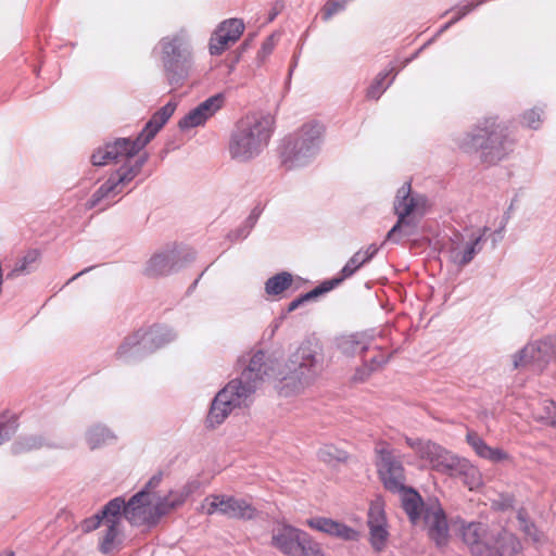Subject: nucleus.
Segmentation results:
<instances>
[{
	"label": "nucleus",
	"mask_w": 556,
	"mask_h": 556,
	"mask_svg": "<svg viewBox=\"0 0 556 556\" xmlns=\"http://www.w3.org/2000/svg\"><path fill=\"white\" fill-rule=\"evenodd\" d=\"M266 355L262 351L254 353L240 377L232 379L214 397L206 421L214 428L220 425L236 407L247 405L265 376H269Z\"/></svg>",
	"instance_id": "nucleus-1"
},
{
	"label": "nucleus",
	"mask_w": 556,
	"mask_h": 556,
	"mask_svg": "<svg viewBox=\"0 0 556 556\" xmlns=\"http://www.w3.org/2000/svg\"><path fill=\"white\" fill-rule=\"evenodd\" d=\"M274 117L269 114H248L231 130L228 152L232 160L248 163L257 157L268 146L274 131Z\"/></svg>",
	"instance_id": "nucleus-2"
},
{
	"label": "nucleus",
	"mask_w": 556,
	"mask_h": 556,
	"mask_svg": "<svg viewBox=\"0 0 556 556\" xmlns=\"http://www.w3.org/2000/svg\"><path fill=\"white\" fill-rule=\"evenodd\" d=\"M188 496V490H172L160 500L150 497L146 492H137L127 502L122 496L113 500L122 502L118 517H124L134 527L151 529L163 516L181 506Z\"/></svg>",
	"instance_id": "nucleus-3"
},
{
	"label": "nucleus",
	"mask_w": 556,
	"mask_h": 556,
	"mask_svg": "<svg viewBox=\"0 0 556 556\" xmlns=\"http://www.w3.org/2000/svg\"><path fill=\"white\" fill-rule=\"evenodd\" d=\"M176 106V102L169 101L157 110L135 140L117 138L113 142L106 143L103 148H99L91 155L92 164L94 166H103L111 162L132 159L155 137L174 114Z\"/></svg>",
	"instance_id": "nucleus-4"
},
{
	"label": "nucleus",
	"mask_w": 556,
	"mask_h": 556,
	"mask_svg": "<svg viewBox=\"0 0 556 556\" xmlns=\"http://www.w3.org/2000/svg\"><path fill=\"white\" fill-rule=\"evenodd\" d=\"M324 353L316 342H303L286 363V371L280 372L282 390L298 393L311 386L324 369Z\"/></svg>",
	"instance_id": "nucleus-5"
},
{
	"label": "nucleus",
	"mask_w": 556,
	"mask_h": 556,
	"mask_svg": "<svg viewBox=\"0 0 556 556\" xmlns=\"http://www.w3.org/2000/svg\"><path fill=\"white\" fill-rule=\"evenodd\" d=\"M458 144L466 152L480 151L481 162L489 165L502 161L513 148L507 128L497 123L494 117H488L480 122Z\"/></svg>",
	"instance_id": "nucleus-6"
},
{
	"label": "nucleus",
	"mask_w": 556,
	"mask_h": 556,
	"mask_svg": "<svg viewBox=\"0 0 556 556\" xmlns=\"http://www.w3.org/2000/svg\"><path fill=\"white\" fill-rule=\"evenodd\" d=\"M462 535L473 556H517L521 549L519 539L506 529H489L482 522L463 527Z\"/></svg>",
	"instance_id": "nucleus-7"
},
{
	"label": "nucleus",
	"mask_w": 556,
	"mask_h": 556,
	"mask_svg": "<svg viewBox=\"0 0 556 556\" xmlns=\"http://www.w3.org/2000/svg\"><path fill=\"white\" fill-rule=\"evenodd\" d=\"M404 511L409 521L417 525L422 520L428 535L438 546H443L448 539V525L445 513L437 500L424 503L421 496L412 488L404 485L399 492Z\"/></svg>",
	"instance_id": "nucleus-8"
},
{
	"label": "nucleus",
	"mask_w": 556,
	"mask_h": 556,
	"mask_svg": "<svg viewBox=\"0 0 556 556\" xmlns=\"http://www.w3.org/2000/svg\"><path fill=\"white\" fill-rule=\"evenodd\" d=\"M405 442L415 451L420 459L429 463L432 469L451 476H465V482L470 490L480 484L479 471L466 459L455 456L441 445L429 440L406 437Z\"/></svg>",
	"instance_id": "nucleus-9"
},
{
	"label": "nucleus",
	"mask_w": 556,
	"mask_h": 556,
	"mask_svg": "<svg viewBox=\"0 0 556 556\" xmlns=\"http://www.w3.org/2000/svg\"><path fill=\"white\" fill-rule=\"evenodd\" d=\"M157 48L165 77L170 86L180 87L189 77L193 65L190 43L184 33L163 37Z\"/></svg>",
	"instance_id": "nucleus-10"
},
{
	"label": "nucleus",
	"mask_w": 556,
	"mask_h": 556,
	"mask_svg": "<svg viewBox=\"0 0 556 556\" xmlns=\"http://www.w3.org/2000/svg\"><path fill=\"white\" fill-rule=\"evenodd\" d=\"M427 198L419 193H412L410 182H405L396 192L394 212L396 224L387 235L388 240L399 242L401 238L414 236L417 232L418 216L425 214Z\"/></svg>",
	"instance_id": "nucleus-11"
},
{
	"label": "nucleus",
	"mask_w": 556,
	"mask_h": 556,
	"mask_svg": "<svg viewBox=\"0 0 556 556\" xmlns=\"http://www.w3.org/2000/svg\"><path fill=\"white\" fill-rule=\"evenodd\" d=\"M323 126L306 124L289 137L281 150V162L288 168L307 165L318 153L321 142Z\"/></svg>",
	"instance_id": "nucleus-12"
},
{
	"label": "nucleus",
	"mask_w": 556,
	"mask_h": 556,
	"mask_svg": "<svg viewBox=\"0 0 556 556\" xmlns=\"http://www.w3.org/2000/svg\"><path fill=\"white\" fill-rule=\"evenodd\" d=\"M176 333L165 326H153L127 337L116 351L117 358L131 362L174 341Z\"/></svg>",
	"instance_id": "nucleus-13"
},
{
	"label": "nucleus",
	"mask_w": 556,
	"mask_h": 556,
	"mask_svg": "<svg viewBox=\"0 0 556 556\" xmlns=\"http://www.w3.org/2000/svg\"><path fill=\"white\" fill-rule=\"evenodd\" d=\"M148 161V155L143 154L131 162V159L124 160L123 165L114 172L86 202V207L91 210L103 201H110L121 194L125 187L138 176Z\"/></svg>",
	"instance_id": "nucleus-14"
},
{
	"label": "nucleus",
	"mask_w": 556,
	"mask_h": 556,
	"mask_svg": "<svg viewBox=\"0 0 556 556\" xmlns=\"http://www.w3.org/2000/svg\"><path fill=\"white\" fill-rule=\"evenodd\" d=\"M271 545L287 556H326L308 533L290 525L273 530Z\"/></svg>",
	"instance_id": "nucleus-15"
},
{
	"label": "nucleus",
	"mask_w": 556,
	"mask_h": 556,
	"mask_svg": "<svg viewBox=\"0 0 556 556\" xmlns=\"http://www.w3.org/2000/svg\"><path fill=\"white\" fill-rule=\"evenodd\" d=\"M202 511L206 515L216 513L230 519L251 520L256 517L257 509L245 498L226 494H212L206 496L201 504Z\"/></svg>",
	"instance_id": "nucleus-16"
},
{
	"label": "nucleus",
	"mask_w": 556,
	"mask_h": 556,
	"mask_svg": "<svg viewBox=\"0 0 556 556\" xmlns=\"http://www.w3.org/2000/svg\"><path fill=\"white\" fill-rule=\"evenodd\" d=\"M378 473L387 490L400 492L405 485V475L402 462L386 442H378L375 447Z\"/></svg>",
	"instance_id": "nucleus-17"
},
{
	"label": "nucleus",
	"mask_w": 556,
	"mask_h": 556,
	"mask_svg": "<svg viewBox=\"0 0 556 556\" xmlns=\"http://www.w3.org/2000/svg\"><path fill=\"white\" fill-rule=\"evenodd\" d=\"M193 258V253L178 249L176 245H167L149 258L143 273L148 277L167 276L178 271Z\"/></svg>",
	"instance_id": "nucleus-18"
},
{
	"label": "nucleus",
	"mask_w": 556,
	"mask_h": 556,
	"mask_svg": "<svg viewBox=\"0 0 556 556\" xmlns=\"http://www.w3.org/2000/svg\"><path fill=\"white\" fill-rule=\"evenodd\" d=\"M489 230V227H483L479 232H471L468 236L455 233L447 245L448 260L458 267L468 265L482 250Z\"/></svg>",
	"instance_id": "nucleus-19"
},
{
	"label": "nucleus",
	"mask_w": 556,
	"mask_h": 556,
	"mask_svg": "<svg viewBox=\"0 0 556 556\" xmlns=\"http://www.w3.org/2000/svg\"><path fill=\"white\" fill-rule=\"evenodd\" d=\"M556 357V337H547L525 346L514 355V368L530 367L534 371L543 368Z\"/></svg>",
	"instance_id": "nucleus-20"
},
{
	"label": "nucleus",
	"mask_w": 556,
	"mask_h": 556,
	"mask_svg": "<svg viewBox=\"0 0 556 556\" xmlns=\"http://www.w3.org/2000/svg\"><path fill=\"white\" fill-rule=\"evenodd\" d=\"M244 30L242 20L229 18L222 22L210 40V53L222 54L229 45L235 43Z\"/></svg>",
	"instance_id": "nucleus-21"
},
{
	"label": "nucleus",
	"mask_w": 556,
	"mask_h": 556,
	"mask_svg": "<svg viewBox=\"0 0 556 556\" xmlns=\"http://www.w3.org/2000/svg\"><path fill=\"white\" fill-rule=\"evenodd\" d=\"M224 103L222 93L214 94L189 111L178 123L180 129H190L203 125Z\"/></svg>",
	"instance_id": "nucleus-22"
},
{
	"label": "nucleus",
	"mask_w": 556,
	"mask_h": 556,
	"mask_svg": "<svg viewBox=\"0 0 556 556\" xmlns=\"http://www.w3.org/2000/svg\"><path fill=\"white\" fill-rule=\"evenodd\" d=\"M375 338V330L342 336L337 340V346L341 353L348 356H354L374 349L372 342ZM375 349H379V346H375Z\"/></svg>",
	"instance_id": "nucleus-23"
},
{
	"label": "nucleus",
	"mask_w": 556,
	"mask_h": 556,
	"mask_svg": "<svg viewBox=\"0 0 556 556\" xmlns=\"http://www.w3.org/2000/svg\"><path fill=\"white\" fill-rule=\"evenodd\" d=\"M307 525L317 531L327 533L329 535L345 540L356 541L358 539V532L353 528L334 521L330 518L315 517L307 520Z\"/></svg>",
	"instance_id": "nucleus-24"
},
{
	"label": "nucleus",
	"mask_w": 556,
	"mask_h": 556,
	"mask_svg": "<svg viewBox=\"0 0 556 556\" xmlns=\"http://www.w3.org/2000/svg\"><path fill=\"white\" fill-rule=\"evenodd\" d=\"M122 502L118 500L109 501L102 509L94 516L87 518L83 522L84 532H91L100 527L102 522L106 523L109 519L117 518Z\"/></svg>",
	"instance_id": "nucleus-25"
},
{
	"label": "nucleus",
	"mask_w": 556,
	"mask_h": 556,
	"mask_svg": "<svg viewBox=\"0 0 556 556\" xmlns=\"http://www.w3.org/2000/svg\"><path fill=\"white\" fill-rule=\"evenodd\" d=\"M467 442L475 450V452L482 458L501 462L506 458V454L501 448H493L489 446L477 433L468 432Z\"/></svg>",
	"instance_id": "nucleus-26"
},
{
	"label": "nucleus",
	"mask_w": 556,
	"mask_h": 556,
	"mask_svg": "<svg viewBox=\"0 0 556 556\" xmlns=\"http://www.w3.org/2000/svg\"><path fill=\"white\" fill-rule=\"evenodd\" d=\"M339 286V280H326L321 282L318 287L314 288L313 290L301 294L293 301H291L288 305V313H291L302 306L304 303L308 301L316 300L318 296L331 291L333 288Z\"/></svg>",
	"instance_id": "nucleus-27"
},
{
	"label": "nucleus",
	"mask_w": 556,
	"mask_h": 556,
	"mask_svg": "<svg viewBox=\"0 0 556 556\" xmlns=\"http://www.w3.org/2000/svg\"><path fill=\"white\" fill-rule=\"evenodd\" d=\"M395 76L396 72H394V67H390L389 70H384L378 73L367 89V98L378 100L388 89V87L393 83Z\"/></svg>",
	"instance_id": "nucleus-28"
},
{
	"label": "nucleus",
	"mask_w": 556,
	"mask_h": 556,
	"mask_svg": "<svg viewBox=\"0 0 556 556\" xmlns=\"http://www.w3.org/2000/svg\"><path fill=\"white\" fill-rule=\"evenodd\" d=\"M115 440L114 433L102 425L90 427L86 432V441L91 450L101 447Z\"/></svg>",
	"instance_id": "nucleus-29"
},
{
	"label": "nucleus",
	"mask_w": 556,
	"mask_h": 556,
	"mask_svg": "<svg viewBox=\"0 0 556 556\" xmlns=\"http://www.w3.org/2000/svg\"><path fill=\"white\" fill-rule=\"evenodd\" d=\"M42 446L56 447L55 444L45 442L41 437L27 435V437L20 438L17 441H15L12 445V451L15 454H21V453L30 452L33 450L40 448Z\"/></svg>",
	"instance_id": "nucleus-30"
},
{
	"label": "nucleus",
	"mask_w": 556,
	"mask_h": 556,
	"mask_svg": "<svg viewBox=\"0 0 556 556\" xmlns=\"http://www.w3.org/2000/svg\"><path fill=\"white\" fill-rule=\"evenodd\" d=\"M121 520H122V517L112 518V519H109L108 522L105 523L106 530H105V533H104L103 538L101 539L100 545H99V549L103 554H109L113 549L115 539L117 538V535L119 533L118 527H119Z\"/></svg>",
	"instance_id": "nucleus-31"
},
{
	"label": "nucleus",
	"mask_w": 556,
	"mask_h": 556,
	"mask_svg": "<svg viewBox=\"0 0 556 556\" xmlns=\"http://www.w3.org/2000/svg\"><path fill=\"white\" fill-rule=\"evenodd\" d=\"M292 283V276L287 271L270 277L265 282V291L268 295H278L287 290Z\"/></svg>",
	"instance_id": "nucleus-32"
},
{
	"label": "nucleus",
	"mask_w": 556,
	"mask_h": 556,
	"mask_svg": "<svg viewBox=\"0 0 556 556\" xmlns=\"http://www.w3.org/2000/svg\"><path fill=\"white\" fill-rule=\"evenodd\" d=\"M318 458L329 465H334L337 463H343L348 459V454L345 451L338 448L332 444H326L318 450L317 453Z\"/></svg>",
	"instance_id": "nucleus-33"
},
{
	"label": "nucleus",
	"mask_w": 556,
	"mask_h": 556,
	"mask_svg": "<svg viewBox=\"0 0 556 556\" xmlns=\"http://www.w3.org/2000/svg\"><path fill=\"white\" fill-rule=\"evenodd\" d=\"M39 252L37 250H30L26 255L15 265V267L8 273L7 278L13 279L20 275L28 274L31 270V265L39 258Z\"/></svg>",
	"instance_id": "nucleus-34"
},
{
	"label": "nucleus",
	"mask_w": 556,
	"mask_h": 556,
	"mask_svg": "<svg viewBox=\"0 0 556 556\" xmlns=\"http://www.w3.org/2000/svg\"><path fill=\"white\" fill-rule=\"evenodd\" d=\"M369 534L374 549L377 552L382 551L389 536L387 525L369 527Z\"/></svg>",
	"instance_id": "nucleus-35"
},
{
	"label": "nucleus",
	"mask_w": 556,
	"mask_h": 556,
	"mask_svg": "<svg viewBox=\"0 0 556 556\" xmlns=\"http://www.w3.org/2000/svg\"><path fill=\"white\" fill-rule=\"evenodd\" d=\"M362 250L357 251L341 269V276L334 277L331 280H339V285L346 278L353 276L364 264L361 261Z\"/></svg>",
	"instance_id": "nucleus-36"
},
{
	"label": "nucleus",
	"mask_w": 556,
	"mask_h": 556,
	"mask_svg": "<svg viewBox=\"0 0 556 556\" xmlns=\"http://www.w3.org/2000/svg\"><path fill=\"white\" fill-rule=\"evenodd\" d=\"M390 356H386L384 354H379L372 356L369 361H366L364 364V368L357 370V375L359 379L363 380L364 376H368L371 371L378 370L384 364L389 362Z\"/></svg>",
	"instance_id": "nucleus-37"
},
{
	"label": "nucleus",
	"mask_w": 556,
	"mask_h": 556,
	"mask_svg": "<svg viewBox=\"0 0 556 556\" xmlns=\"http://www.w3.org/2000/svg\"><path fill=\"white\" fill-rule=\"evenodd\" d=\"M539 419L556 428V402L544 400L541 403V413L539 414Z\"/></svg>",
	"instance_id": "nucleus-38"
},
{
	"label": "nucleus",
	"mask_w": 556,
	"mask_h": 556,
	"mask_svg": "<svg viewBox=\"0 0 556 556\" xmlns=\"http://www.w3.org/2000/svg\"><path fill=\"white\" fill-rule=\"evenodd\" d=\"M368 527L387 525L383 507L380 503H372L368 510Z\"/></svg>",
	"instance_id": "nucleus-39"
},
{
	"label": "nucleus",
	"mask_w": 556,
	"mask_h": 556,
	"mask_svg": "<svg viewBox=\"0 0 556 556\" xmlns=\"http://www.w3.org/2000/svg\"><path fill=\"white\" fill-rule=\"evenodd\" d=\"M162 480H163L162 472H157V473L153 475L139 492H146L148 495H150V497H153L154 500L162 498L164 495H160L156 492V489L161 484Z\"/></svg>",
	"instance_id": "nucleus-40"
},
{
	"label": "nucleus",
	"mask_w": 556,
	"mask_h": 556,
	"mask_svg": "<svg viewBox=\"0 0 556 556\" xmlns=\"http://www.w3.org/2000/svg\"><path fill=\"white\" fill-rule=\"evenodd\" d=\"M16 421L14 419L0 418V445L9 440L16 431Z\"/></svg>",
	"instance_id": "nucleus-41"
},
{
	"label": "nucleus",
	"mask_w": 556,
	"mask_h": 556,
	"mask_svg": "<svg viewBox=\"0 0 556 556\" xmlns=\"http://www.w3.org/2000/svg\"><path fill=\"white\" fill-rule=\"evenodd\" d=\"M345 7L341 0H328L323 9V18L325 21L330 20L334 14L343 11Z\"/></svg>",
	"instance_id": "nucleus-42"
},
{
	"label": "nucleus",
	"mask_w": 556,
	"mask_h": 556,
	"mask_svg": "<svg viewBox=\"0 0 556 556\" xmlns=\"http://www.w3.org/2000/svg\"><path fill=\"white\" fill-rule=\"evenodd\" d=\"M518 520H519L520 529L529 538H531L534 542H539L540 541V536H539V532H538L535 526L527 520V518H526L523 513H521V511L518 513Z\"/></svg>",
	"instance_id": "nucleus-43"
},
{
	"label": "nucleus",
	"mask_w": 556,
	"mask_h": 556,
	"mask_svg": "<svg viewBox=\"0 0 556 556\" xmlns=\"http://www.w3.org/2000/svg\"><path fill=\"white\" fill-rule=\"evenodd\" d=\"M484 2H485V0H479V1L470 0L466 4L457 5L455 8L456 15L452 18L453 22H455V23L458 22L464 16H466L468 13H470L472 10H475L478 5H480Z\"/></svg>",
	"instance_id": "nucleus-44"
},
{
	"label": "nucleus",
	"mask_w": 556,
	"mask_h": 556,
	"mask_svg": "<svg viewBox=\"0 0 556 556\" xmlns=\"http://www.w3.org/2000/svg\"><path fill=\"white\" fill-rule=\"evenodd\" d=\"M523 123L532 129H538L541 124V113L535 109L527 111L523 114Z\"/></svg>",
	"instance_id": "nucleus-45"
},
{
	"label": "nucleus",
	"mask_w": 556,
	"mask_h": 556,
	"mask_svg": "<svg viewBox=\"0 0 556 556\" xmlns=\"http://www.w3.org/2000/svg\"><path fill=\"white\" fill-rule=\"evenodd\" d=\"M275 35H270L262 45L258 53L257 59L262 63L274 50L275 47Z\"/></svg>",
	"instance_id": "nucleus-46"
},
{
	"label": "nucleus",
	"mask_w": 556,
	"mask_h": 556,
	"mask_svg": "<svg viewBox=\"0 0 556 556\" xmlns=\"http://www.w3.org/2000/svg\"><path fill=\"white\" fill-rule=\"evenodd\" d=\"M379 248L376 244H370L366 250L365 253L370 257V260L378 253Z\"/></svg>",
	"instance_id": "nucleus-47"
},
{
	"label": "nucleus",
	"mask_w": 556,
	"mask_h": 556,
	"mask_svg": "<svg viewBox=\"0 0 556 556\" xmlns=\"http://www.w3.org/2000/svg\"><path fill=\"white\" fill-rule=\"evenodd\" d=\"M453 24H455V22H453V20H451L450 22L445 23L440 29L439 31L437 33L435 37L437 36H440L441 34H443L445 30H447Z\"/></svg>",
	"instance_id": "nucleus-48"
},
{
	"label": "nucleus",
	"mask_w": 556,
	"mask_h": 556,
	"mask_svg": "<svg viewBox=\"0 0 556 556\" xmlns=\"http://www.w3.org/2000/svg\"><path fill=\"white\" fill-rule=\"evenodd\" d=\"M279 11H280V9L277 8V5H275L268 15V22H273L276 18V16L279 14Z\"/></svg>",
	"instance_id": "nucleus-49"
},
{
	"label": "nucleus",
	"mask_w": 556,
	"mask_h": 556,
	"mask_svg": "<svg viewBox=\"0 0 556 556\" xmlns=\"http://www.w3.org/2000/svg\"><path fill=\"white\" fill-rule=\"evenodd\" d=\"M504 227L505 226L503 225L498 230L493 232V242H494V244L496 243L497 240L502 239V237H503L502 236V231H503Z\"/></svg>",
	"instance_id": "nucleus-50"
},
{
	"label": "nucleus",
	"mask_w": 556,
	"mask_h": 556,
	"mask_svg": "<svg viewBox=\"0 0 556 556\" xmlns=\"http://www.w3.org/2000/svg\"><path fill=\"white\" fill-rule=\"evenodd\" d=\"M252 39H253L252 37H251V38H247V39L242 42V45H241V46H240V48H239L240 53H242L243 51H245V50L250 47Z\"/></svg>",
	"instance_id": "nucleus-51"
},
{
	"label": "nucleus",
	"mask_w": 556,
	"mask_h": 556,
	"mask_svg": "<svg viewBox=\"0 0 556 556\" xmlns=\"http://www.w3.org/2000/svg\"><path fill=\"white\" fill-rule=\"evenodd\" d=\"M256 218H257V217H256L255 215H253V214H251V215L247 218L245 224H247V226H248L250 229H251V228L254 226V224L256 223Z\"/></svg>",
	"instance_id": "nucleus-52"
},
{
	"label": "nucleus",
	"mask_w": 556,
	"mask_h": 556,
	"mask_svg": "<svg viewBox=\"0 0 556 556\" xmlns=\"http://www.w3.org/2000/svg\"><path fill=\"white\" fill-rule=\"evenodd\" d=\"M93 267H88V268H85L84 270L77 273L76 275H74L68 281L67 283H70L71 281L77 279L78 277H80L81 275L88 273L89 270H91Z\"/></svg>",
	"instance_id": "nucleus-53"
},
{
	"label": "nucleus",
	"mask_w": 556,
	"mask_h": 556,
	"mask_svg": "<svg viewBox=\"0 0 556 556\" xmlns=\"http://www.w3.org/2000/svg\"><path fill=\"white\" fill-rule=\"evenodd\" d=\"M361 261H363V264H366L370 261V257L365 253V251H362Z\"/></svg>",
	"instance_id": "nucleus-54"
},
{
	"label": "nucleus",
	"mask_w": 556,
	"mask_h": 556,
	"mask_svg": "<svg viewBox=\"0 0 556 556\" xmlns=\"http://www.w3.org/2000/svg\"><path fill=\"white\" fill-rule=\"evenodd\" d=\"M239 59H240V54L236 58V60H235V62H233V63L239 62ZM233 66H235V64H232V65L230 66V71H232V70H233Z\"/></svg>",
	"instance_id": "nucleus-55"
},
{
	"label": "nucleus",
	"mask_w": 556,
	"mask_h": 556,
	"mask_svg": "<svg viewBox=\"0 0 556 556\" xmlns=\"http://www.w3.org/2000/svg\"><path fill=\"white\" fill-rule=\"evenodd\" d=\"M422 49H424L422 47L420 49H418V51H416V53L413 55L412 59L416 58L419 54V52H421Z\"/></svg>",
	"instance_id": "nucleus-56"
},
{
	"label": "nucleus",
	"mask_w": 556,
	"mask_h": 556,
	"mask_svg": "<svg viewBox=\"0 0 556 556\" xmlns=\"http://www.w3.org/2000/svg\"><path fill=\"white\" fill-rule=\"evenodd\" d=\"M422 49H424L422 47L420 49H418V51H416V53L413 55L412 59L416 58L419 54V52H421Z\"/></svg>",
	"instance_id": "nucleus-57"
},
{
	"label": "nucleus",
	"mask_w": 556,
	"mask_h": 556,
	"mask_svg": "<svg viewBox=\"0 0 556 556\" xmlns=\"http://www.w3.org/2000/svg\"><path fill=\"white\" fill-rule=\"evenodd\" d=\"M432 41H433V39L428 40V42L426 45H424L422 48H425L426 46L430 45Z\"/></svg>",
	"instance_id": "nucleus-58"
},
{
	"label": "nucleus",
	"mask_w": 556,
	"mask_h": 556,
	"mask_svg": "<svg viewBox=\"0 0 556 556\" xmlns=\"http://www.w3.org/2000/svg\"><path fill=\"white\" fill-rule=\"evenodd\" d=\"M342 2H344V4L346 5L349 2H351L352 0H341Z\"/></svg>",
	"instance_id": "nucleus-59"
},
{
	"label": "nucleus",
	"mask_w": 556,
	"mask_h": 556,
	"mask_svg": "<svg viewBox=\"0 0 556 556\" xmlns=\"http://www.w3.org/2000/svg\"><path fill=\"white\" fill-rule=\"evenodd\" d=\"M8 556H14V553H13V552H10V553L8 554Z\"/></svg>",
	"instance_id": "nucleus-60"
},
{
	"label": "nucleus",
	"mask_w": 556,
	"mask_h": 556,
	"mask_svg": "<svg viewBox=\"0 0 556 556\" xmlns=\"http://www.w3.org/2000/svg\"><path fill=\"white\" fill-rule=\"evenodd\" d=\"M109 204H106L104 207H101V211H104L108 207Z\"/></svg>",
	"instance_id": "nucleus-61"
}]
</instances>
